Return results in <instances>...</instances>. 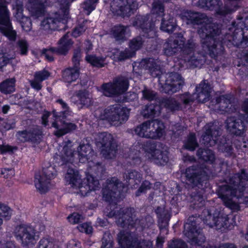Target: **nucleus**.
Here are the masks:
<instances>
[{
	"instance_id": "53",
	"label": "nucleus",
	"mask_w": 248,
	"mask_h": 248,
	"mask_svg": "<svg viewBox=\"0 0 248 248\" xmlns=\"http://www.w3.org/2000/svg\"><path fill=\"white\" fill-rule=\"evenodd\" d=\"M168 246L169 248H187L186 244L181 240H172Z\"/></svg>"
},
{
	"instance_id": "64",
	"label": "nucleus",
	"mask_w": 248,
	"mask_h": 248,
	"mask_svg": "<svg viewBox=\"0 0 248 248\" xmlns=\"http://www.w3.org/2000/svg\"><path fill=\"white\" fill-rule=\"evenodd\" d=\"M80 55L81 54L80 50L78 49L75 51L72 59L73 62L74 64V66L78 67L79 60L80 58Z\"/></svg>"
},
{
	"instance_id": "21",
	"label": "nucleus",
	"mask_w": 248,
	"mask_h": 248,
	"mask_svg": "<svg viewBox=\"0 0 248 248\" xmlns=\"http://www.w3.org/2000/svg\"><path fill=\"white\" fill-rule=\"evenodd\" d=\"M15 236L24 246L35 242L34 230L31 227L24 225L17 226L16 229Z\"/></svg>"
},
{
	"instance_id": "7",
	"label": "nucleus",
	"mask_w": 248,
	"mask_h": 248,
	"mask_svg": "<svg viewBox=\"0 0 248 248\" xmlns=\"http://www.w3.org/2000/svg\"><path fill=\"white\" fill-rule=\"evenodd\" d=\"M164 128V124L156 119L139 124L135 129V132L140 137L158 139L163 136Z\"/></svg>"
},
{
	"instance_id": "9",
	"label": "nucleus",
	"mask_w": 248,
	"mask_h": 248,
	"mask_svg": "<svg viewBox=\"0 0 248 248\" xmlns=\"http://www.w3.org/2000/svg\"><path fill=\"white\" fill-rule=\"evenodd\" d=\"M130 110L119 104L108 107L101 115L100 119L106 120L114 125L122 124L127 121L129 117Z\"/></svg>"
},
{
	"instance_id": "39",
	"label": "nucleus",
	"mask_w": 248,
	"mask_h": 248,
	"mask_svg": "<svg viewBox=\"0 0 248 248\" xmlns=\"http://www.w3.org/2000/svg\"><path fill=\"white\" fill-rule=\"evenodd\" d=\"M76 98L78 99L79 103L84 106H88L91 104V98L88 92L86 91H80L76 94L73 96L72 99L74 101Z\"/></svg>"
},
{
	"instance_id": "29",
	"label": "nucleus",
	"mask_w": 248,
	"mask_h": 248,
	"mask_svg": "<svg viewBox=\"0 0 248 248\" xmlns=\"http://www.w3.org/2000/svg\"><path fill=\"white\" fill-rule=\"evenodd\" d=\"M41 132L37 128L32 130H24L17 132L16 137L22 142L31 141L36 142L39 139Z\"/></svg>"
},
{
	"instance_id": "63",
	"label": "nucleus",
	"mask_w": 248,
	"mask_h": 248,
	"mask_svg": "<svg viewBox=\"0 0 248 248\" xmlns=\"http://www.w3.org/2000/svg\"><path fill=\"white\" fill-rule=\"evenodd\" d=\"M180 101L183 102L185 105H187L190 102L193 101V100L189 96V93H186L184 94H182L180 96Z\"/></svg>"
},
{
	"instance_id": "25",
	"label": "nucleus",
	"mask_w": 248,
	"mask_h": 248,
	"mask_svg": "<svg viewBox=\"0 0 248 248\" xmlns=\"http://www.w3.org/2000/svg\"><path fill=\"white\" fill-rule=\"evenodd\" d=\"M148 17L146 16H137L133 22L134 26L141 30V33L148 38H153L156 35L154 26L147 22Z\"/></svg>"
},
{
	"instance_id": "49",
	"label": "nucleus",
	"mask_w": 248,
	"mask_h": 248,
	"mask_svg": "<svg viewBox=\"0 0 248 248\" xmlns=\"http://www.w3.org/2000/svg\"><path fill=\"white\" fill-rule=\"evenodd\" d=\"M98 2V0H88L85 1L83 4V8L87 12V15L94 10L95 4Z\"/></svg>"
},
{
	"instance_id": "5",
	"label": "nucleus",
	"mask_w": 248,
	"mask_h": 248,
	"mask_svg": "<svg viewBox=\"0 0 248 248\" xmlns=\"http://www.w3.org/2000/svg\"><path fill=\"white\" fill-rule=\"evenodd\" d=\"M60 5L58 12L44 18L40 23V29L47 32L61 30L64 27L68 17L69 5L74 0H56Z\"/></svg>"
},
{
	"instance_id": "26",
	"label": "nucleus",
	"mask_w": 248,
	"mask_h": 248,
	"mask_svg": "<svg viewBox=\"0 0 248 248\" xmlns=\"http://www.w3.org/2000/svg\"><path fill=\"white\" fill-rule=\"evenodd\" d=\"M204 133L202 135V143L207 146L215 145L217 140V137L220 134L218 127L214 123H211L204 126Z\"/></svg>"
},
{
	"instance_id": "24",
	"label": "nucleus",
	"mask_w": 248,
	"mask_h": 248,
	"mask_svg": "<svg viewBox=\"0 0 248 248\" xmlns=\"http://www.w3.org/2000/svg\"><path fill=\"white\" fill-rule=\"evenodd\" d=\"M14 14L16 19L20 22L23 30L26 31H30L31 29L32 24L31 19L23 15V5L20 0H11V1Z\"/></svg>"
},
{
	"instance_id": "18",
	"label": "nucleus",
	"mask_w": 248,
	"mask_h": 248,
	"mask_svg": "<svg viewBox=\"0 0 248 248\" xmlns=\"http://www.w3.org/2000/svg\"><path fill=\"white\" fill-rule=\"evenodd\" d=\"M70 34L66 33L59 41L57 47L51 48L44 53V56L49 61L53 60L51 53H55L59 55H65L71 49L73 42L70 38Z\"/></svg>"
},
{
	"instance_id": "43",
	"label": "nucleus",
	"mask_w": 248,
	"mask_h": 248,
	"mask_svg": "<svg viewBox=\"0 0 248 248\" xmlns=\"http://www.w3.org/2000/svg\"><path fill=\"white\" fill-rule=\"evenodd\" d=\"M124 178L128 183L129 184H132L134 183L138 184L140 182L141 177L140 174L138 172L132 170L125 173Z\"/></svg>"
},
{
	"instance_id": "23",
	"label": "nucleus",
	"mask_w": 248,
	"mask_h": 248,
	"mask_svg": "<svg viewBox=\"0 0 248 248\" xmlns=\"http://www.w3.org/2000/svg\"><path fill=\"white\" fill-rule=\"evenodd\" d=\"M245 116L237 115L229 117L226 120V127L231 133L240 136L245 131V124L243 119Z\"/></svg>"
},
{
	"instance_id": "36",
	"label": "nucleus",
	"mask_w": 248,
	"mask_h": 248,
	"mask_svg": "<svg viewBox=\"0 0 248 248\" xmlns=\"http://www.w3.org/2000/svg\"><path fill=\"white\" fill-rule=\"evenodd\" d=\"M79 70L78 67L69 68L65 69L63 72L62 77L63 80L68 83L76 80L79 77Z\"/></svg>"
},
{
	"instance_id": "2",
	"label": "nucleus",
	"mask_w": 248,
	"mask_h": 248,
	"mask_svg": "<svg viewBox=\"0 0 248 248\" xmlns=\"http://www.w3.org/2000/svg\"><path fill=\"white\" fill-rule=\"evenodd\" d=\"M186 17L191 23L201 25L198 30V33L205 51L211 57H215L217 55L221 54L223 48L217 37L220 31L215 25L211 23H206L208 19L206 16L199 13L190 12L187 13Z\"/></svg>"
},
{
	"instance_id": "34",
	"label": "nucleus",
	"mask_w": 248,
	"mask_h": 248,
	"mask_svg": "<svg viewBox=\"0 0 248 248\" xmlns=\"http://www.w3.org/2000/svg\"><path fill=\"white\" fill-rule=\"evenodd\" d=\"M141 113L145 118L158 116L160 114V107L153 104L146 105L141 111Z\"/></svg>"
},
{
	"instance_id": "31",
	"label": "nucleus",
	"mask_w": 248,
	"mask_h": 248,
	"mask_svg": "<svg viewBox=\"0 0 248 248\" xmlns=\"http://www.w3.org/2000/svg\"><path fill=\"white\" fill-rule=\"evenodd\" d=\"M74 149L73 145L70 141L65 143L60 155V157L64 162H72L74 160L75 155L76 154Z\"/></svg>"
},
{
	"instance_id": "60",
	"label": "nucleus",
	"mask_w": 248,
	"mask_h": 248,
	"mask_svg": "<svg viewBox=\"0 0 248 248\" xmlns=\"http://www.w3.org/2000/svg\"><path fill=\"white\" fill-rule=\"evenodd\" d=\"M151 187V184L149 182L147 181L143 182V183L142 184L141 186L137 192L136 195L137 196H139L140 193L145 192L147 190L150 189Z\"/></svg>"
},
{
	"instance_id": "8",
	"label": "nucleus",
	"mask_w": 248,
	"mask_h": 248,
	"mask_svg": "<svg viewBox=\"0 0 248 248\" xmlns=\"http://www.w3.org/2000/svg\"><path fill=\"white\" fill-rule=\"evenodd\" d=\"M50 115L52 116L54 120L52 123V126L57 129V130L54 132V135L57 137L62 136L72 130H75L77 127V125L73 123H66L63 121L61 118L62 117L61 114L59 115L56 110H53L52 113L47 111L44 112L42 119V124L45 126L48 124L47 120Z\"/></svg>"
},
{
	"instance_id": "10",
	"label": "nucleus",
	"mask_w": 248,
	"mask_h": 248,
	"mask_svg": "<svg viewBox=\"0 0 248 248\" xmlns=\"http://www.w3.org/2000/svg\"><path fill=\"white\" fill-rule=\"evenodd\" d=\"M95 140L97 145L101 146V153L105 158L112 159L116 156L117 146L111 134L100 133Z\"/></svg>"
},
{
	"instance_id": "44",
	"label": "nucleus",
	"mask_w": 248,
	"mask_h": 248,
	"mask_svg": "<svg viewBox=\"0 0 248 248\" xmlns=\"http://www.w3.org/2000/svg\"><path fill=\"white\" fill-rule=\"evenodd\" d=\"M198 146V143L196 140L195 135L190 134L184 143V147L189 151H194Z\"/></svg>"
},
{
	"instance_id": "30",
	"label": "nucleus",
	"mask_w": 248,
	"mask_h": 248,
	"mask_svg": "<svg viewBox=\"0 0 248 248\" xmlns=\"http://www.w3.org/2000/svg\"><path fill=\"white\" fill-rule=\"evenodd\" d=\"M50 76V73L46 70L36 72L34 75V79L30 81L31 87L37 90H40L42 87V82L47 79Z\"/></svg>"
},
{
	"instance_id": "33",
	"label": "nucleus",
	"mask_w": 248,
	"mask_h": 248,
	"mask_svg": "<svg viewBox=\"0 0 248 248\" xmlns=\"http://www.w3.org/2000/svg\"><path fill=\"white\" fill-rule=\"evenodd\" d=\"M206 6L211 10H214L219 15H225L234 10L232 8H226L221 7L218 0H206Z\"/></svg>"
},
{
	"instance_id": "61",
	"label": "nucleus",
	"mask_w": 248,
	"mask_h": 248,
	"mask_svg": "<svg viewBox=\"0 0 248 248\" xmlns=\"http://www.w3.org/2000/svg\"><path fill=\"white\" fill-rule=\"evenodd\" d=\"M123 214L122 215V222L120 221V218H121V214H115L114 213H112V212H109L108 214V217H111L113 216H115L116 218H119V219L117 221V223L119 225H122L123 224H124L125 221L123 219V218H126V215L124 214V211H122Z\"/></svg>"
},
{
	"instance_id": "58",
	"label": "nucleus",
	"mask_w": 248,
	"mask_h": 248,
	"mask_svg": "<svg viewBox=\"0 0 248 248\" xmlns=\"http://www.w3.org/2000/svg\"><path fill=\"white\" fill-rule=\"evenodd\" d=\"M82 218V217L77 213H74L67 217L69 222L72 224L78 223Z\"/></svg>"
},
{
	"instance_id": "22",
	"label": "nucleus",
	"mask_w": 248,
	"mask_h": 248,
	"mask_svg": "<svg viewBox=\"0 0 248 248\" xmlns=\"http://www.w3.org/2000/svg\"><path fill=\"white\" fill-rule=\"evenodd\" d=\"M165 83L163 86L164 92L170 93L179 90L184 85V80L181 76L176 73H171L166 75Z\"/></svg>"
},
{
	"instance_id": "17",
	"label": "nucleus",
	"mask_w": 248,
	"mask_h": 248,
	"mask_svg": "<svg viewBox=\"0 0 248 248\" xmlns=\"http://www.w3.org/2000/svg\"><path fill=\"white\" fill-rule=\"evenodd\" d=\"M124 188V186L117 178L112 177L108 179L106 185L103 188V198L107 202L113 201L116 195H119L121 191Z\"/></svg>"
},
{
	"instance_id": "35",
	"label": "nucleus",
	"mask_w": 248,
	"mask_h": 248,
	"mask_svg": "<svg viewBox=\"0 0 248 248\" xmlns=\"http://www.w3.org/2000/svg\"><path fill=\"white\" fill-rule=\"evenodd\" d=\"M216 104L219 110L222 112L230 113L232 111V105L231 103L230 98L228 96H221L216 99Z\"/></svg>"
},
{
	"instance_id": "40",
	"label": "nucleus",
	"mask_w": 248,
	"mask_h": 248,
	"mask_svg": "<svg viewBox=\"0 0 248 248\" xmlns=\"http://www.w3.org/2000/svg\"><path fill=\"white\" fill-rule=\"evenodd\" d=\"M161 105L165 107L168 111H174L179 110L181 107L179 102H178L174 98L164 99L162 101Z\"/></svg>"
},
{
	"instance_id": "48",
	"label": "nucleus",
	"mask_w": 248,
	"mask_h": 248,
	"mask_svg": "<svg viewBox=\"0 0 248 248\" xmlns=\"http://www.w3.org/2000/svg\"><path fill=\"white\" fill-rule=\"evenodd\" d=\"M87 21H84L82 23L78 25L73 30L72 35L74 37H78L85 32L87 29Z\"/></svg>"
},
{
	"instance_id": "16",
	"label": "nucleus",
	"mask_w": 248,
	"mask_h": 248,
	"mask_svg": "<svg viewBox=\"0 0 248 248\" xmlns=\"http://www.w3.org/2000/svg\"><path fill=\"white\" fill-rule=\"evenodd\" d=\"M128 87L127 80L124 78H119L115 79L112 83L104 84L102 88L104 94L110 97L124 93Z\"/></svg>"
},
{
	"instance_id": "47",
	"label": "nucleus",
	"mask_w": 248,
	"mask_h": 248,
	"mask_svg": "<svg viewBox=\"0 0 248 248\" xmlns=\"http://www.w3.org/2000/svg\"><path fill=\"white\" fill-rule=\"evenodd\" d=\"M248 19H246L244 21V24L243 25V23L240 22L238 23V26L241 28L243 30V32L242 34L243 35V42H244L246 44L248 43Z\"/></svg>"
},
{
	"instance_id": "51",
	"label": "nucleus",
	"mask_w": 248,
	"mask_h": 248,
	"mask_svg": "<svg viewBox=\"0 0 248 248\" xmlns=\"http://www.w3.org/2000/svg\"><path fill=\"white\" fill-rule=\"evenodd\" d=\"M164 7L162 4L159 2H154L153 4L152 9V14L156 15L158 16H162L164 13Z\"/></svg>"
},
{
	"instance_id": "59",
	"label": "nucleus",
	"mask_w": 248,
	"mask_h": 248,
	"mask_svg": "<svg viewBox=\"0 0 248 248\" xmlns=\"http://www.w3.org/2000/svg\"><path fill=\"white\" fill-rule=\"evenodd\" d=\"M134 55V51H130L129 49H126L123 51H121L119 61H122L131 58Z\"/></svg>"
},
{
	"instance_id": "42",
	"label": "nucleus",
	"mask_w": 248,
	"mask_h": 248,
	"mask_svg": "<svg viewBox=\"0 0 248 248\" xmlns=\"http://www.w3.org/2000/svg\"><path fill=\"white\" fill-rule=\"evenodd\" d=\"M86 60L92 65L98 67H103L105 64V58L94 55H87L86 57Z\"/></svg>"
},
{
	"instance_id": "32",
	"label": "nucleus",
	"mask_w": 248,
	"mask_h": 248,
	"mask_svg": "<svg viewBox=\"0 0 248 248\" xmlns=\"http://www.w3.org/2000/svg\"><path fill=\"white\" fill-rule=\"evenodd\" d=\"M111 32L113 37L117 41H124L130 35L129 27L121 25L114 26Z\"/></svg>"
},
{
	"instance_id": "15",
	"label": "nucleus",
	"mask_w": 248,
	"mask_h": 248,
	"mask_svg": "<svg viewBox=\"0 0 248 248\" xmlns=\"http://www.w3.org/2000/svg\"><path fill=\"white\" fill-rule=\"evenodd\" d=\"M145 157L159 165H164L168 162V152L156 148L155 144L147 142L144 145Z\"/></svg>"
},
{
	"instance_id": "56",
	"label": "nucleus",
	"mask_w": 248,
	"mask_h": 248,
	"mask_svg": "<svg viewBox=\"0 0 248 248\" xmlns=\"http://www.w3.org/2000/svg\"><path fill=\"white\" fill-rule=\"evenodd\" d=\"M77 229L82 232L90 234L92 232L93 228L91 224L89 223H83L77 226Z\"/></svg>"
},
{
	"instance_id": "1",
	"label": "nucleus",
	"mask_w": 248,
	"mask_h": 248,
	"mask_svg": "<svg viewBox=\"0 0 248 248\" xmlns=\"http://www.w3.org/2000/svg\"><path fill=\"white\" fill-rule=\"evenodd\" d=\"M78 155L79 160L81 163L88 162V171L86 178L84 182L81 178L78 171L69 168L65 176V179L69 184L78 191L77 193L85 196L91 191L99 188V183L98 180L95 179L93 175L98 176L101 174L103 168L98 162H94L96 156L89 144H80L78 148Z\"/></svg>"
},
{
	"instance_id": "50",
	"label": "nucleus",
	"mask_w": 248,
	"mask_h": 248,
	"mask_svg": "<svg viewBox=\"0 0 248 248\" xmlns=\"http://www.w3.org/2000/svg\"><path fill=\"white\" fill-rule=\"evenodd\" d=\"M17 49L21 55H26L28 50L27 41L24 40H19L17 42Z\"/></svg>"
},
{
	"instance_id": "41",
	"label": "nucleus",
	"mask_w": 248,
	"mask_h": 248,
	"mask_svg": "<svg viewBox=\"0 0 248 248\" xmlns=\"http://www.w3.org/2000/svg\"><path fill=\"white\" fill-rule=\"evenodd\" d=\"M176 26L174 19L172 17H169L168 20L165 18L162 19L160 29L164 31L172 32L175 30Z\"/></svg>"
},
{
	"instance_id": "52",
	"label": "nucleus",
	"mask_w": 248,
	"mask_h": 248,
	"mask_svg": "<svg viewBox=\"0 0 248 248\" xmlns=\"http://www.w3.org/2000/svg\"><path fill=\"white\" fill-rule=\"evenodd\" d=\"M13 58V57H9L6 53H0V69L11 62Z\"/></svg>"
},
{
	"instance_id": "11",
	"label": "nucleus",
	"mask_w": 248,
	"mask_h": 248,
	"mask_svg": "<svg viewBox=\"0 0 248 248\" xmlns=\"http://www.w3.org/2000/svg\"><path fill=\"white\" fill-rule=\"evenodd\" d=\"M118 242L122 248H152V243L149 240L139 241L127 231H121L118 234Z\"/></svg>"
},
{
	"instance_id": "38",
	"label": "nucleus",
	"mask_w": 248,
	"mask_h": 248,
	"mask_svg": "<svg viewBox=\"0 0 248 248\" xmlns=\"http://www.w3.org/2000/svg\"><path fill=\"white\" fill-rule=\"evenodd\" d=\"M197 155L201 159L211 164H212L215 159L214 154L209 149H199Z\"/></svg>"
},
{
	"instance_id": "4",
	"label": "nucleus",
	"mask_w": 248,
	"mask_h": 248,
	"mask_svg": "<svg viewBox=\"0 0 248 248\" xmlns=\"http://www.w3.org/2000/svg\"><path fill=\"white\" fill-rule=\"evenodd\" d=\"M185 39L181 33L175 34L168 38L164 45V53L171 56L179 51H183L184 61L190 66L201 67L204 62V56L193 51L195 45L192 40H188L185 44Z\"/></svg>"
},
{
	"instance_id": "62",
	"label": "nucleus",
	"mask_w": 248,
	"mask_h": 248,
	"mask_svg": "<svg viewBox=\"0 0 248 248\" xmlns=\"http://www.w3.org/2000/svg\"><path fill=\"white\" fill-rule=\"evenodd\" d=\"M1 175L5 178H11L15 175V170L13 169L4 168L1 170Z\"/></svg>"
},
{
	"instance_id": "6",
	"label": "nucleus",
	"mask_w": 248,
	"mask_h": 248,
	"mask_svg": "<svg viewBox=\"0 0 248 248\" xmlns=\"http://www.w3.org/2000/svg\"><path fill=\"white\" fill-rule=\"evenodd\" d=\"M212 210H204L202 215L203 221L210 227H215L217 229L222 228L232 229L235 225L233 218L230 219L223 210H216L212 213Z\"/></svg>"
},
{
	"instance_id": "3",
	"label": "nucleus",
	"mask_w": 248,
	"mask_h": 248,
	"mask_svg": "<svg viewBox=\"0 0 248 248\" xmlns=\"http://www.w3.org/2000/svg\"><path fill=\"white\" fill-rule=\"evenodd\" d=\"M248 185V175L244 170L231 177L227 185L222 186L218 192V197L224 204L233 212L240 210L239 201L244 196Z\"/></svg>"
},
{
	"instance_id": "27",
	"label": "nucleus",
	"mask_w": 248,
	"mask_h": 248,
	"mask_svg": "<svg viewBox=\"0 0 248 248\" xmlns=\"http://www.w3.org/2000/svg\"><path fill=\"white\" fill-rule=\"evenodd\" d=\"M47 0H28L27 8L34 18L43 16L45 12Z\"/></svg>"
},
{
	"instance_id": "13",
	"label": "nucleus",
	"mask_w": 248,
	"mask_h": 248,
	"mask_svg": "<svg viewBox=\"0 0 248 248\" xmlns=\"http://www.w3.org/2000/svg\"><path fill=\"white\" fill-rule=\"evenodd\" d=\"M137 6L135 0H113L110 4V10L115 15L128 16Z\"/></svg>"
},
{
	"instance_id": "28",
	"label": "nucleus",
	"mask_w": 248,
	"mask_h": 248,
	"mask_svg": "<svg viewBox=\"0 0 248 248\" xmlns=\"http://www.w3.org/2000/svg\"><path fill=\"white\" fill-rule=\"evenodd\" d=\"M212 89L206 80L201 82L196 88V99L200 102L204 103L209 100Z\"/></svg>"
},
{
	"instance_id": "37",
	"label": "nucleus",
	"mask_w": 248,
	"mask_h": 248,
	"mask_svg": "<svg viewBox=\"0 0 248 248\" xmlns=\"http://www.w3.org/2000/svg\"><path fill=\"white\" fill-rule=\"evenodd\" d=\"M15 82L14 78L6 79L0 84V91L4 94L14 92L15 91Z\"/></svg>"
},
{
	"instance_id": "20",
	"label": "nucleus",
	"mask_w": 248,
	"mask_h": 248,
	"mask_svg": "<svg viewBox=\"0 0 248 248\" xmlns=\"http://www.w3.org/2000/svg\"><path fill=\"white\" fill-rule=\"evenodd\" d=\"M207 172L201 168L191 167L188 168L185 172L186 182L192 186H196L207 178Z\"/></svg>"
},
{
	"instance_id": "46",
	"label": "nucleus",
	"mask_w": 248,
	"mask_h": 248,
	"mask_svg": "<svg viewBox=\"0 0 248 248\" xmlns=\"http://www.w3.org/2000/svg\"><path fill=\"white\" fill-rule=\"evenodd\" d=\"M143 41L140 36H138L132 40L129 44L130 51H134V54L135 51L139 49L143 44Z\"/></svg>"
},
{
	"instance_id": "14",
	"label": "nucleus",
	"mask_w": 248,
	"mask_h": 248,
	"mask_svg": "<svg viewBox=\"0 0 248 248\" xmlns=\"http://www.w3.org/2000/svg\"><path fill=\"white\" fill-rule=\"evenodd\" d=\"M56 176L55 169L49 166L44 169L41 174H37L35 177L34 184L36 189L40 193L47 192L51 186V180Z\"/></svg>"
},
{
	"instance_id": "55",
	"label": "nucleus",
	"mask_w": 248,
	"mask_h": 248,
	"mask_svg": "<svg viewBox=\"0 0 248 248\" xmlns=\"http://www.w3.org/2000/svg\"><path fill=\"white\" fill-rule=\"evenodd\" d=\"M112 247V242L110 235L108 233H105L102 239L101 248H111Z\"/></svg>"
},
{
	"instance_id": "57",
	"label": "nucleus",
	"mask_w": 248,
	"mask_h": 248,
	"mask_svg": "<svg viewBox=\"0 0 248 248\" xmlns=\"http://www.w3.org/2000/svg\"><path fill=\"white\" fill-rule=\"evenodd\" d=\"M142 95L143 97L148 100H154L156 96V93L155 92L153 91L145 88L142 91Z\"/></svg>"
},
{
	"instance_id": "12",
	"label": "nucleus",
	"mask_w": 248,
	"mask_h": 248,
	"mask_svg": "<svg viewBox=\"0 0 248 248\" xmlns=\"http://www.w3.org/2000/svg\"><path fill=\"white\" fill-rule=\"evenodd\" d=\"M4 3L5 0H0V31L10 40H14L16 32L12 30L9 12Z\"/></svg>"
},
{
	"instance_id": "19",
	"label": "nucleus",
	"mask_w": 248,
	"mask_h": 248,
	"mask_svg": "<svg viewBox=\"0 0 248 248\" xmlns=\"http://www.w3.org/2000/svg\"><path fill=\"white\" fill-rule=\"evenodd\" d=\"M138 68L148 70L154 77L159 76L161 73L159 62L153 58L145 59L139 62H134L133 65V71H136Z\"/></svg>"
},
{
	"instance_id": "54",
	"label": "nucleus",
	"mask_w": 248,
	"mask_h": 248,
	"mask_svg": "<svg viewBox=\"0 0 248 248\" xmlns=\"http://www.w3.org/2000/svg\"><path fill=\"white\" fill-rule=\"evenodd\" d=\"M39 248H57L52 241L46 238H43L40 241Z\"/></svg>"
},
{
	"instance_id": "45",
	"label": "nucleus",
	"mask_w": 248,
	"mask_h": 248,
	"mask_svg": "<svg viewBox=\"0 0 248 248\" xmlns=\"http://www.w3.org/2000/svg\"><path fill=\"white\" fill-rule=\"evenodd\" d=\"M12 214L13 211L9 206L0 203V217L8 220L11 218Z\"/></svg>"
}]
</instances>
